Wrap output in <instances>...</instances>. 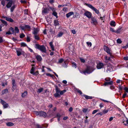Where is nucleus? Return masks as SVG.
Masks as SVG:
<instances>
[{"instance_id": "bf43d9fd", "label": "nucleus", "mask_w": 128, "mask_h": 128, "mask_svg": "<svg viewBox=\"0 0 128 128\" xmlns=\"http://www.w3.org/2000/svg\"><path fill=\"white\" fill-rule=\"evenodd\" d=\"M21 45L22 46H26V44L23 42L21 44Z\"/></svg>"}, {"instance_id": "393cba45", "label": "nucleus", "mask_w": 128, "mask_h": 128, "mask_svg": "<svg viewBox=\"0 0 128 128\" xmlns=\"http://www.w3.org/2000/svg\"><path fill=\"white\" fill-rule=\"evenodd\" d=\"M83 96L86 99H91L92 98V96H89L84 94V95Z\"/></svg>"}, {"instance_id": "58836bf2", "label": "nucleus", "mask_w": 128, "mask_h": 128, "mask_svg": "<svg viewBox=\"0 0 128 128\" xmlns=\"http://www.w3.org/2000/svg\"><path fill=\"white\" fill-rule=\"evenodd\" d=\"M64 61V60L62 58H61L59 60L58 62L59 63H61Z\"/></svg>"}, {"instance_id": "a18cd8bd", "label": "nucleus", "mask_w": 128, "mask_h": 128, "mask_svg": "<svg viewBox=\"0 0 128 128\" xmlns=\"http://www.w3.org/2000/svg\"><path fill=\"white\" fill-rule=\"evenodd\" d=\"M61 115L60 114H57L56 116L58 118V121H59L60 120V118L61 116Z\"/></svg>"}, {"instance_id": "774afa93", "label": "nucleus", "mask_w": 128, "mask_h": 128, "mask_svg": "<svg viewBox=\"0 0 128 128\" xmlns=\"http://www.w3.org/2000/svg\"><path fill=\"white\" fill-rule=\"evenodd\" d=\"M26 40L28 42H29L30 41V39L29 37H27Z\"/></svg>"}, {"instance_id": "4c0bfd02", "label": "nucleus", "mask_w": 128, "mask_h": 128, "mask_svg": "<svg viewBox=\"0 0 128 128\" xmlns=\"http://www.w3.org/2000/svg\"><path fill=\"white\" fill-rule=\"evenodd\" d=\"M108 110H104L102 111V112L103 114H105L107 113L108 111Z\"/></svg>"}, {"instance_id": "423d86ee", "label": "nucleus", "mask_w": 128, "mask_h": 128, "mask_svg": "<svg viewBox=\"0 0 128 128\" xmlns=\"http://www.w3.org/2000/svg\"><path fill=\"white\" fill-rule=\"evenodd\" d=\"M87 6L89 8L92 9L97 14H99V10L97 9L95 7L89 4H87Z\"/></svg>"}, {"instance_id": "de8ad7c7", "label": "nucleus", "mask_w": 128, "mask_h": 128, "mask_svg": "<svg viewBox=\"0 0 128 128\" xmlns=\"http://www.w3.org/2000/svg\"><path fill=\"white\" fill-rule=\"evenodd\" d=\"M72 66L75 68L76 67V64L75 62H73L72 63Z\"/></svg>"}, {"instance_id": "6ab92c4d", "label": "nucleus", "mask_w": 128, "mask_h": 128, "mask_svg": "<svg viewBox=\"0 0 128 128\" xmlns=\"http://www.w3.org/2000/svg\"><path fill=\"white\" fill-rule=\"evenodd\" d=\"M110 24L111 26L113 27H115L116 25V22L114 20H112L110 22Z\"/></svg>"}, {"instance_id": "8fccbe9b", "label": "nucleus", "mask_w": 128, "mask_h": 128, "mask_svg": "<svg viewBox=\"0 0 128 128\" xmlns=\"http://www.w3.org/2000/svg\"><path fill=\"white\" fill-rule=\"evenodd\" d=\"M4 40L3 39V38L1 37H0V43H2L3 42Z\"/></svg>"}, {"instance_id": "69168bd1", "label": "nucleus", "mask_w": 128, "mask_h": 128, "mask_svg": "<svg viewBox=\"0 0 128 128\" xmlns=\"http://www.w3.org/2000/svg\"><path fill=\"white\" fill-rule=\"evenodd\" d=\"M121 28L118 29L116 31V32L117 33H119L121 32Z\"/></svg>"}, {"instance_id": "5701e85b", "label": "nucleus", "mask_w": 128, "mask_h": 128, "mask_svg": "<svg viewBox=\"0 0 128 128\" xmlns=\"http://www.w3.org/2000/svg\"><path fill=\"white\" fill-rule=\"evenodd\" d=\"M6 125L8 126H12L14 125V124L13 123L11 122H9L6 123Z\"/></svg>"}, {"instance_id": "2f4dec72", "label": "nucleus", "mask_w": 128, "mask_h": 128, "mask_svg": "<svg viewBox=\"0 0 128 128\" xmlns=\"http://www.w3.org/2000/svg\"><path fill=\"white\" fill-rule=\"evenodd\" d=\"M9 30L12 34H13L14 32V30L12 27H10V28Z\"/></svg>"}, {"instance_id": "e433bc0d", "label": "nucleus", "mask_w": 128, "mask_h": 128, "mask_svg": "<svg viewBox=\"0 0 128 128\" xmlns=\"http://www.w3.org/2000/svg\"><path fill=\"white\" fill-rule=\"evenodd\" d=\"M126 123H125V121H123V123L124 124L125 126H126L127 125V124H128V119H127L126 120Z\"/></svg>"}, {"instance_id": "49530a36", "label": "nucleus", "mask_w": 128, "mask_h": 128, "mask_svg": "<svg viewBox=\"0 0 128 128\" xmlns=\"http://www.w3.org/2000/svg\"><path fill=\"white\" fill-rule=\"evenodd\" d=\"M80 60L81 62H82L84 63L85 62V60L84 58H80Z\"/></svg>"}, {"instance_id": "680f3d73", "label": "nucleus", "mask_w": 128, "mask_h": 128, "mask_svg": "<svg viewBox=\"0 0 128 128\" xmlns=\"http://www.w3.org/2000/svg\"><path fill=\"white\" fill-rule=\"evenodd\" d=\"M105 80L106 81H110V78H105Z\"/></svg>"}, {"instance_id": "7c9ffc66", "label": "nucleus", "mask_w": 128, "mask_h": 128, "mask_svg": "<svg viewBox=\"0 0 128 128\" xmlns=\"http://www.w3.org/2000/svg\"><path fill=\"white\" fill-rule=\"evenodd\" d=\"M27 94V91H25L22 94V97H24Z\"/></svg>"}, {"instance_id": "473e14b6", "label": "nucleus", "mask_w": 128, "mask_h": 128, "mask_svg": "<svg viewBox=\"0 0 128 128\" xmlns=\"http://www.w3.org/2000/svg\"><path fill=\"white\" fill-rule=\"evenodd\" d=\"M63 34V33L62 32H60L57 35V37H60Z\"/></svg>"}, {"instance_id": "412c9836", "label": "nucleus", "mask_w": 128, "mask_h": 128, "mask_svg": "<svg viewBox=\"0 0 128 128\" xmlns=\"http://www.w3.org/2000/svg\"><path fill=\"white\" fill-rule=\"evenodd\" d=\"M4 18H6V20L10 22H12L14 20L11 18H8L7 17H4Z\"/></svg>"}, {"instance_id": "864d4df0", "label": "nucleus", "mask_w": 128, "mask_h": 128, "mask_svg": "<svg viewBox=\"0 0 128 128\" xmlns=\"http://www.w3.org/2000/svg\"><path fill=\"white\" fill-rule=\"evenodd\" d=\"M98 110H95L93 111L92 114H95V113H96V112H98Z\"/></svg>"}, {"instance_id": "f8f14e48", "label": "nucleus", "mask_w": 128, "mask_h": 128, "mask_svg": "<svg viewBox=\"0 0 128 128\" xmlns=\"http://www.w3.org/2000/svg\"><path fill=\"white\" fill-rule=\"evenodd\" d=\"M113 82L112 81H110L109 82H105L104 85L106 86L108 85H111L112 84Z\"/></svg>"}, {"instance_id": "aec40b11", "label": "nucleus", "mask_w": 128, "mask_h": 128, "mask_svg": "<svg viewBox=\"0 0 128 128\" xmlns=\"http://www.w3.org/2000/svg\"><path fill=\"white\" fill-rule=\"evenodd\" d=\"M74 14V12H70L66 14V16L67 18H69L70 16Z\"/></svg>"}, {"instance_id": "b1692460", "label": "nucleus", "mask_w": 128, "mask_h": 128, "mask_svg": "<svg viewBox=\"0 0 128 128\" xmlns=\"http://www.w3.org/2000/svg\"><path fill=\"white\" fill-rule=\"evenodd\" d=\"M50 45L52 50L54 51V45L53 44V42H51L49 43Z\"/></svg>"}, {"instance_id": "c756f323", "label": "nucleus", "mask_w": 128, "mask_h": 128, "mask_svg": "<svg viewBox=\"0 0 128 128\" xmlns=\"http://www.w3.org/2000/svg\"><path fill=\"white\" fill-rule=\"evenodd\" d=\"M35 70V68L32 67L30 70V73L33 74H34V72Z\"/></svg>"}, {"instance_id": "4468645a", "label": "nucleus", "mask_w": 128, "mask_h": 128, "mask_svg": "<svg viewBox=\"0 0 128 128\" xmlns=\"http://www.w3.org/2000/svg\"><path fill=\"white\" fill-rule=\"evenodd\" d=\"M49 11L48 9L46 8H44L42 10V13L43 14H44L48 13Z\"/></svg>"}, {"instance_id": "6e6d98bb", "label": "nucleus", "mask_w": 128, "mask_h": 128, "mask_svg": "<svg viewBox=\"0 0 128 128\" xmlns=\"http://www.w3.org/2000/svg\"><path fill=\"white\" fill-rule=\"evenodd\" d=\"M1 4L3 6H4L5 5V2L4 0H2L1 2Z\"/></svg>"}, {"instance_id": "ea45409f", "label": "nucleus", "mask_w": 128, "mask_h": 128, "mask_svg": "<svg viewBox=\"0 0 128 128\" xmlns=\"http://www.w3.org/2000/svg\"><path fill=\"white\" fill-rule=\"evenodd\" d=\"M34 38L36 39L37 40H39L40 38L36 34L34 35Z\"/></svg>"}, {"instance_id": "6e6552de", "label": "nucleus", "mask_w": 128, "mask_h": 128, "mask_svg": "<svg viewBox=\"0 0 128 128\" xmlns=\"http://www.w3.org/2000/svg\"><path fill=\"white\" fill-rule=\"evenodd\" d=\"M104 50L106 51L107 53L109 54L110 56H111L112 53V51L108 47L105 46L104 47Z\"/></svg>"}, {"instance_id": "0eeeda50", "label": "nucleus", "mask_w": 128, "mask_h": 128, "mask_svg": "<svg viewBox=\"0 0 128 128\" xmlns=\"http://www.w3.org/2000/svg\"><path fill=\"white\" fill-rule=\"evenodd\" d=\"M91 18V23L94 25H96L98 24V22L96 18L94 17H92Z\"/></svg>"}, {"instance_id": "2eb2a0df", "label": "nucleus", "mask_w": 128, "mask_h": 128, "mask_svg": "<svg viewBox=\"0 0 128 128\" xmlns=\"http://www.w3.org/2000/svg\"><path fill=\"white\" fill-rule=\"evenodd\" d=\"M36 58L37 60L39 62L42 61V58L41 56L40 55H37L36 56Z\"/></svg>"}, {"instance_id": "f3484780", "label": "nucleus", "mask_w": 128, "mask_h": 128, "mask_svg": "<svg viewBox=\"0 0 128 128\" xmlns=\"http://www.w3.org/2000/svg\"><path fill=\"white\" fill-rule=\"evenodd\" d=\"M52 10L53 12L52 15L55 16L56 18H58L57 13L54 11L55 10L53 8L52 9Z\"/></svg>"}, {"instance_id": "1a4fd4ad", "label": "nucleus", "mask_w": 128, "mask_h": 128, "mask_svg": "<svg viewBox=\"0 0 128 128\" xmlns=\"http://www.w3.org/2000/svg\"><path fill=\"white\" fill-rule=\"evenodd\" d=\"M0 102L3 105L4 108H6L9 106L7 103L2 100H1Z\"/></svg>"}, {"instance_id": "dca6fc26", "label": "nucleus", "mask_w": 128, "mask_h": 128, "mask_svg": "<svg viewBox=\"0 0 128 128\" xmlns=\"http://www.w3.org/2000/svg\"><path fill=\"white\" fill-rule=\"evenodd\" d=\"M12 88L14 90L16 88V84L15 81L14 80H12Z\"/></svg>"}, {"instance_id": "39448f33", "label": "nucleus", "mask_w": 128, "mask_h": 128, "mask_svg": "<svg viewBox=\"0 0 128 128\" xmlns=\"http://www.w3.org/2000/svg\"><path fill=\"white\" fill-rule=\"evenodd\" d=\"M84 15L86 16L88 18H92V14L90 12L88 11H86L84 13Z\"/></svg>"}, {"instance_id": "37998d69", "label": "nucleus", "mask_w": 128, "mask_h": 128, "mask_svg": "<svg viewBox=\"0 0 128 128\" xmlns=\"http://www.w3.org/2000/svg\"><path fill=\"white\" fill-rule=\"evenodd\" d=\"M0 20L5 25H7V22L6 21L3 20L2 19H1Z\"/></svg>"}, {"instance_id": "72a5a7b5", "label": "nucleus", "mask_w": 128, "mask_h": 128, "mask_svg": "<svg viewBox=\"0 0 128 128\" xmlns=\"http://www.w3.org/2000/svg\"><path fill=\"white\" fill-rule=\"evenodd\" d=\"M43 90V88H40L38 89L37 91V92L38 93H40L41 92H42V90Z\"/></svg>"}, {"instance_id": "603ef678", "label": "nucleus", "mask_w": 128, "mask_h": 128, "mask_svg": "<svg viewBox=\"0 0 128 128\" xmlns=\"http://www.w3.org/2000/svg\"><path fill=\"white\" fill-rule=\"evenodd\" d=\"M25 36V35L24 34H20V38H24Z\"/></svg>"}, {"instance_id": "338daca9", "label": "nucleus", "mask_w": 128, "mask_h": 128, "mask_svg": "<svg viewBox=\"0 0 128 128\" xmlns=\"http://www.w3.org/2000/svg\"><path fill=\"white\" fill-rule=\"evenodd\" d=\"M77 92L79 93H80V94H82V92L80 90H77Z\"/></svg>"}, {"instance_id": "e2e57ef3", "label": "nucleus", "mask_w": 128, "mask_h": 128, "mask_svg": "<svg viewBox=\"0 0 128 128\" xmlns=\"http://www.w3.org/2000/svg\"><path fill=\"white\" fill-rule=\"evenodd\" d=\"M105 16H104L102 17H100V18L102 20L105 19Z\"/></svg>"}, {"instance_id": "0e129e2a", "label": "nucleus", "mask_w": 128, "mask_h": 128, "mask_svg": "<svg viewBox=\"0 0 128 128\" xmlns=\"http://www.w3.org/2000/svg\"><path fill=\"white\" fill-rule=\"evenodd\" d=\"M110 30L112 32H115V31L114 30V29L112 28H110Z\"/></svg>"}, {"instance_id": "c03bdc74", "label": "nucleus", "mask_w": 128, "mask_h": 128, "mask_svg": "<svg viewBox=\"0 0 128 128\" xmlns=\"http://www.w3.org/2000/svg\"><path fill=\"white\" fill-rule=\"evenodd\" d=\"M46 75L47 76H50L52 78H53L54 77V75H53L51 74H49V73L46 74Z\"/></svg>"}, {"instance_id": "c85d7f7f", "label": "nucleus", "mask_w": 128, "mask_h": 128, "mask_svg": "<svg viewBox=\"0 0 128 128\" xmlns=\"http://www.w3.org/2000/svg\"><path fill=\"white\" fill-rule=\"evenodd\" d=\"M25 30H30V26L28 25H25Z\"/></svg>"}, {"instance_id": "7ed1b4c3", "label": "nucleus", "mask_w": 128, "mask_h": 128, "mask_svg": "<svg viewBox=\"0 0 128 128\" xmlns=\"http://www.w3.org/2000/svg\"><path fill=\"white\" fill-rule=\"evenodd\" d=\"M34 113L37 115H39L40 116H42L44 117L45 118L47 116L46 113L42 111L40 112L35 111L34 112Z\"/></svg>"}, {"instance_id": "cd10ccee", "label": "nucleus", "mask_w": 128, "mask_h": 128, "mask_svg": "<svg viewBox=\"0 0 128 128\" xmlns=\"http://www.w3.org/2000/svg\"><path fill=\"white\" fill-rule=\"evenodd\" d=\"M90 110H88V108H84L82 110L83 112L84 113H86V112H89Z\"/></svg>"}, {"instance_id": "f03ea898", "label": "nucleus", "mask_w": 128, "mask_h": 128, "mask_svg": "<svg viewBox=\"0 0 128 128\" xmlns=\"http://www.w3.org/2000/svg\"><path fill=\"white\" fill-rule=\"evenodd\" d=\"M36 48L42 52L46 53V48L44 45H40L39 44H35Z\"/></svg>"}, {"instance_id": "052dcab7", "label": "nucleus", "mask_w": 128, "mask_h": 128, "mask_svg": "<svg viewBox=\"0 0 128 128\" xmlns=\"http://www.w3.org/2000/svg\"><path fill=\"white\" fill-rule=\"evenodd\" d=\"M124 90L126 92L128 93V88L126 87L124 88Z\"/></svg>"}, {"instance_id": "4be33fe9", "label": "nucleus", "mask_w": 128, "mask_h": 128, "mask_svg": "<svg viewBox=\"0 0 128 128\" xmlns=\"http://www.w3.org/2000/svg\"><path fill=\"white\" fill-rule=\"evenodd\" d=\"M112 71V67L110 66H108L107 68L106 72H110Z\"/></svg>"}, {"instance_id": "9d476101", "label": "nucleus", "mask_w": 128, "mask_h": 128, "mask_svg": "<svg viewBox=\"0 0 128 128\" xmlns=\"http://www.w3.org/2000/svg\"><path fill=\"white\" fill-rule=\"evenodd\" d=\"M16 52L17 53V55L18 56H20L23 52L21 49H18L16 50Z\"/></svg>"}, {"instance_id": "09e8293b", "label": "nucleus", "mask_w": 128, "mask_h": 128, "mask_svg": "<svg viewBox=\"0 0 128 128\" xmlns=\"http://www.w3.org/2000/svg\"><path fill=\"white\" fill-rule=\"evenodd\" d=\"M123 88L122 86H120L118 87V89L119 90V92H120V91Z\"/></svg>"}, {"instance_id": "3c124183", "label": "nucleus", "mask_w": 128, "mask_h": 128, "mask_svg": "<svg viewBox=\"0 0 128 128\" xmlns=\"http://www.w3.org/2000/svg\"><path fill=\"white\" fill-rule=\"evenodd\" d=\"M117 42L118 43L120 44L122 43V41L120 39H118L117 40Z\"/></svg>"}, {"instance_id": "79ce46f5", "label": "nucleus", "mask_w": 128, "mask_h": 128, "mask_svg": "<svg viewBox=\"0 0 128 128\" xmlns=\"http://www.w3.org/2000/svg\"><path fill=\"white\" fill-rule=\"evenodd\" d=\"M15 8V6H12L10 8V10H11V12H12L14 9V8Z\"/></svg>"}, {"instance_id": "ddd939ff", "label": "nucleus", "mask_w": 128, "mask_h": 128, "mask_svg": "<svg viewBox=\"0 0 128 128\" xmlns=\"http://www.w3.org/2000/svg\"><path fill=\"white\" fill-rule=\"evenodd\" d=\"M12 0L10 1L6 5V7L8 8H10L12 6Z\"/></svg>"}, {"instance_id": "a19ab883", "label": "nucleus", "mask_w": 128, "mask_h": 128, "mask_svg": "<svg viewBox=\"0 0 128 128\" xmlns=\"http://www.w3.org/2000/svg\"><path fill=\"white\" fill-rule=\"evenodd\" d=\"M20 28L22 30H25V25L24 26H20Z\"/></svg>"}, {"instance_id": "f257e3e1", "label": "nucleus", "mask_w": 128, "mask_h": 128, "mask_svg": "<svg viewBox=\"0 0 128 128\" xmlns=\"http://www.w3.org/2000/svg\"><path fill=\"white\" fill-rule=\"evenodd\" d=\"M56 93L54 94L55 97H60V95H63V94L66 92V90H62L60 91V89L58 88L57 86L56 87Z\"/></svg>"}, {"instance_id": "a878e982", "label": "nucleus", "mask_w": 128, "mask_h": 128, "mask_svg": "<svg viewBox=\"0 0 128 128\" xmlns=\"http://www.w3.org/2000/svg\"><path fill=\"white\" fill-rule=\"evenodd\" d=\"M110 60V57L108 58L107 56H105V61L106 62H108V61Z\"/></svg>"}, {"instance_id": "bb28decb", "label": "nucleus", "mask_w": 128, "mask_h": 128, "mask_svg": "<svg viewBox=\"0 0 128 128\" xmlns=\"http://www.w3.org/2000/svg\"><path fill=\"white\" fill-rule=\"evenodd\" d=\"M54 25L55 26H58L59 25V24L58 22V20H54Z\"/></svg>"}, {"instance_id": "13d9d810", "label": "nucleus", "mask_w": 128, "mask_h": 128, "mask_svg": "<svg viewBox=\"0 0 128 128\" xmlns=\"http://www.w3.org/2000/svg\"><path fill=\"white\" fill-rule=\"evenodd\" d=\"M68 10V8L66 7H64L63 8L62 10L64 12H66Z\"/></svg>"}, {"instance_id": "a211bd4d", "label": "nucleus", "mask_w": 128, "mask_h": 128, "mask_svg": "<svg viewBox=\"0 0 128 128\" xmlns=\"http://www.w3.org/2000/svg\"><path fill=\"white\" fill-rule=\"evenodd\" d=\"M39 31V30L38 28H34V32L33 34L34 35L37 34Z\"/></svg>"}, {"instance_id": "20e7f679", "label": "nucleus", "mask_w": 128, "mask_h": 128, "mask_svg": "<svg viewBox=\"0 0 128 128\" xmlns=\"http://www.w3.org/2000/svg\"><path fill=\"white\" fill-rule=\"evenodd\" d=\"M94 70L92 67L90 66H87L86 69L83 72V73L85 74L86 73L90 74Z\"/></svg>"}, {"instance_id": "5fc2aeb1", "label": "nucleus", "mask_w": 128, "mask_h": 128, "mask_svg": "<svg viewBox=\"0 0 128 128\" xmlns=\"http://www.w3.org/2000/svg\"><path fill=\"white\" fill-rule=\"evenodd\" d=\"M88 46H91L92 45V43L91 42H86Z\"/></svg>"}, {"instance_id": "f704fd0d", "label": "nucleus", "mask_w": 128, "mask_h": 128, "mask_svg": "<svg viewBox=\"0 0 128 128\" xmlns=\"http://www.w3.org/2000/svg\"><path fill=\"white\" fill-rule=\"evenodd\" d=\"M15 33H18L19 32V30L18 27H15Z\"/></svg>"}, {"instance_id": "c9c22d12", "label": "nucleus", "mask_w": 128, "mask_h": 128, "mask_svg": "<svg viewBox=\"0 0 128 128\" xmlns=\"http://www.w3.org/2000/svg\"><path fill=\"white\" fill-rule=\"evenodd\" d=\"M8 90L7 89H5L3 90L2 92V94H6L8 92Z\"/></svg>"}, {"instance_id": "4d7b16f0", "label": "nucleus", "mask_w": 128, "mask_h": 128, "mask_svg": "<svg viewBox=\"0 0 128 128\" xmlns=\"http://www.w3.org/2000/svg\"><path fill=\"white\" fill-rule=\"evenodd\" d=\"M99 106L100 108H101L104 106V104L102 103H101L100 104Z\"/></svg>"}, {"instance_id": "9b49d317", "label": "nucleus", "mask_w": 128, "mask_h": 128, "mask_svg": "<svg viewBox=\"0 0 128 128\" xmlns=\"http://www.w3.org/2000/svg\"><path fill=\"white\" fill-rule=\"evenodd\" d=\"M104 66V64L101 62L97 64V67L98 69H100L102 68Z\"/></svg>"}]
</instances>
